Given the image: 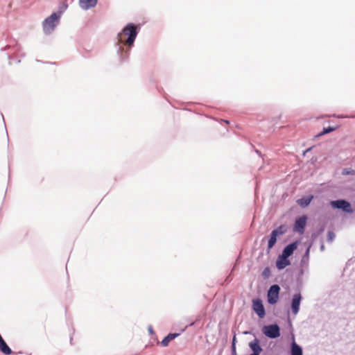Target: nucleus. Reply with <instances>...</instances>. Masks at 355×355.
Segmentation results:
<instances>
[{"label":"nucleus","mask_w":355,"mask_h":355,"mask_svg":"<svg viewBox=\"0 0 355 355\" xmlns=\"http://www.w3.org/2000/svg\"><path fill=\"white\" fill-rule=\"evenodd\" d=\"M137 35V26L133 24H129L123 29L121 33L118 34V43L131 46L133 44Z\"/></svg>","instance_id":"f257e3e1"},{"label":"nucleus","mask_w":355,"mask_h":355,"mask_svg":"<svg viewBox=\"0 0 355 355\" xmlns=\"http://www.w3.org/2000/svg\"><path fill=\"white\" fill-rule=\"evenodd\" d=\"M60 15L53 12L43 22V29L45 33H51L59 22Z\"/></svg>","instance_id":"f03ea898"},{"label":"nucleus","mask_w":355,"mask_h":355,"mask_svg":"<svg viewBox=\"0 0 355 355\" xmlns=\"http://www.w3.org/2000/svg\"><path fill=\"white\" fill-rule=\"evenodd\" d=\"M330 204L333 208L342 209L345 213L352 214L354 211L351 204L345 200H333Z\"/></svg>","instance_id":"7ed1b4c3"},{"label":"nucleus","mask_w":355,"mask_h":355,"mask_svg":"<svg viewBox=\"0 0 355 355\" xmlns=\"http://www.w3.org/2000/svg\"><path fill=\"white\" fill-rule=\"evenodd\" d=\"M280 288L278 285H272L270 286L268 292V302L271 304H274L277 302L279 299V293Z\"/></svg>","instance_id":"20e7f679"},{"label":"nucleus","mask_w":355,"mask_h":355,"mask_svg":"<svg viewBox=\"0 0 355 355\" xmlns=\"http://www.w3.org/2000/svg\"><path fill=\"white\" fill-rule=\"evenodd\" d=\"M263 331L266 336L271 338H276L280 336L279 327L277 324L265 326Z\"/></svg>","instance_id":"39448f33"},{"label":"nucleus","mask_w":355,"mask_h":355,"mask_svg":"<svg viewBox=\"0 0 355 355\" xmlns=\"http://www.w3.org/2000/svg\"><path fill=\"white\" fill-rule=\"evenodd\" d=\"M252 309L260 318H264L266 313L262 301L259 299L252 300Z\"/></svg>","instance_id":"423d86ee"},{"label":"nucleus","mask_w":355,"mask_h":355,"mask_svg":"<svg viewBox=\"0 0 355 355\" xmlns=\"http://www.w3.org/2000/svg\"><path fill=\"white\" fill-rule=\"evenodd\" d=\"M307 217L302 216L298 218L294 224L293 230L300 234H303L306 224Z\"/></svg>","instance_id":"0eeeda50"},{"label":"nucleus","mask_w":355,"mask_h":355,"mask_svg":"<svg viewBox=\"0 0 355 355\" xmlns=\"http://www.w3.org/2000/svg\"><path fill=\"white\" fill-rule=\"evenodd\" d=\"M288 258V257H284L282 254L279 256L276 261V266L279 270L284 269L291 264V262Z\"/></svg>","instance_id":"6e6552de"},{"label":"nucleus","mask_w":355,"mask_h":355,"mask_svg":"<svg viewBox=\"0 0 355 355\" xmlns=\"http://www.w3.org/2000/svg\"><path fill=\"white\" fill-rule=\"evenodd\" d=\"M301 295L300 294H295L292 300V311L295 315L298 313L300 309V304L301 301Z\"/></svg>","instance_id":"1a4fd4ad"},{"label":"nucleus","mask_w":355,"mask_h":355,"mask_svg":"<svg viewBox=\"0 0 355 355\" xmlns=\"http://www.w3.org/2000/svg\"><path fill=\"white\" fill-rule=\"evenodd\" d=\"M297 242H293L287 246L284 249L282 255L289 257L291 255L293 254V252L297 249Z\"/></svg>","instance_id":"9d476101"},{"label":"nucleus","mask_w":355,"mask_h":355,"mask_svg":"<svg viewBox=\"0 0 355 355\" xmlns=\"http://www.w3.org/2000/svg\"><path fill=\"white\" fill-rule=\"evenodd\" d=\"M97 1L98 0H80L79 5L82 8L88 10L91 8H94L97 3Z\"/></svg>","instance_id":"9b49d317"},{"label":"nucleus","mask_w":355,"mask_h":355,"mask_svg":"<svg viewBox=\"0 0 355 355\" xmlns=\"http://www.w3.org/2000/svg\"><path fill=\"white\" fill-rule=\"evenodd\" d=\"M249 346L253 351V353L252 354H259L262 352V349L257 339H255L254 341L250 342Z\"/></svg>","instance_id":"f8f14e48"},{"label":"nucleus","mask_w":355,"mask_h":355,"mask_svg":"<svg viewBox=\"0 0 355 355\" xmlns=\"http://www.w3.org/2000/svg\"><path fill=\"white\" fill-rule=\"evenodd\" d=\"M179 336V334H169L167 336H166L161 342V345L163 347H166L168 345V343L175 339L177 336Z\"/></svg>","instance_id":"ddd939ff"},{"label":"nucleus","mask_w":355,"mask_h":355,"mask_svg":"<svg viewBox=\"0 0 355 355\" xmlns=\"http://www.w3.org/2000/svg\"><path fill=\"white\" fill-rule=\"evenodd\" d=\"M313 198V196H308L306 198H300V199L297 200V202L300 206H301L302 207H305L311 203Z\"/></svg>","instance_id":"4468645a"},{"label":"nucleus","mask_w":355,"mask_h":355,"mask_svg":"<svg viewBox=\"0 0 355 355\" xmlns=\"http://www.w3.org/2000/svg\"><path fill=\"white\" fill-rule=\"evenodd\" d=\"M0 350L5 354H10L12 353L10 348L3 338L0 339Z\"/></svg>","instance_id":"2eb2a0df"},{"label":"nucleus","mask_w":355,"mask_h":355,"mask_svg":"<svg viewBox=\"0 0 355 355\" xmlns=\"http://www.w3.org/2000/svg\"><path fill=\"white\" fill-rule=\"evenodd\" d=\"M291 355H302V348L295 342L291 345Z\"/></svg>","instance_id":"dca6fc26"},{"label":"nucleus","mask_w":355,"mask_h":355,"mask_svg":"<svg viewBox=\"0 0 355 355\" xmlns=\"http://www.w3.org/2000/svg\"><path fill=\"white\" fill-rule=\"evenodd\" d=\"M277 234L276 232H272L270 239L268 241V247L269 249L272 248L277 242Z\"/></svg>","instance_id":"f3484780"},{"label":"nucleus","mask_w":355,"mask_h":355,"mask_svg":"<svg viewBox=\"0 0 355 355\" xmlns=\"http://www.w3.org/2000/svg\"><path fill=\"white\" fill-rule=\"evenodd\" d=\"M336 129V128H335V127L324 128L323 129L322 132H321L320 133H319L318 135V137H320V136L324 135L325 134L334 131Z\"/></svg>","instance_id":"a211bd4d"},{"label":"nucleus","mask_w":355,"mask_h":355,"mask_svg":"<svg viewBox=\"0 0 355 355\" xmlns=\"http://www.w3.org/2000/svg\"><path fill=\"white\" fill-rule=\"evenodd\" d=\"M272 232H276L277 236L284 234L286 232L285 227L283 225L279 226L276 230H274Z\"/></svg>","instance_id":"6ab92c4d"},{"label":"nucleus","mask_w":355,"mask_h":355,"mask_svg":"<svg viewBox=\"0 0 355 355\" xmlns=\"http://www.w3.org/2000/svg\"><path fill=\"white\" fill-rule=\"evenodd\" d=\"M342 174L344 175H354L355 174V170H352V169H348V168H344L342 171Z\"/></svg>","instance_id":"aec40b11"},{"label":"nucleus","mask_w":355,"mask_h":355,"mask_svg":"<svg viewBox=\"0 0 355 355\" xmlns=\"http://www.w3.org/2000/svg\"><path fill=\"white\" fill-rule=\"evenodd\" d=\"M334 237H335L334 233L332 232H329V233H328V240L329 241H331L334 239Z\"/></svg>","instance_id":"412c9836"},{"label":"nucleus","mask_w":355,"mask_h":355,"mask_svg":"<svg viewBox=\"0 0 355 355\" xmlns=\"http://www.w3.org/2000/svg\"><path fill=\"white\" fill-rule=\"evenodd\" d=\"M235 336L233 338V343H232V351H233V353L234 355H236V347H235Z\"/></svg>","instance_id":"4be33fe9"},{"label":"nucleus","mask_w":355,"mask_h":355,"mask_svg":"<svg viewBox=\"0 0 355 355\" xmlns=\"http://www.w3.org/2000/svg\"><path fill=\"white\" fill-rule=\"evenodd\" d=\"M1 338H2V337H1V336L0 335V339H1Z\"/></svg>","instance_id":"5701e85b"},{"label":"nucleus","mask_w":355,"mask_h":355,"mask_svg":"<svg viewBox=\"0 0 355 355\" xmlns=\"http://www.w3.org/2000/svg\"><path fill=\"white\" fill-rule=\"evenodd\" d=\"M250 355H259V354H250Z\"/></svg>","instance_id":"b1692460"}]
</instances>
